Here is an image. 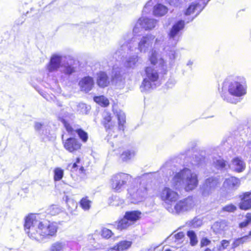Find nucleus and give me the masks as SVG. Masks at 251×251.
Returning <instances> with one entry per match:
<instances>
[{
  "mask_svg": "<svg viewBox=\"0 0 251 251\" xmlns=\"http://www.w3.org/2000/svg\"><path fill=\"white\" fill-rule=\"evenodd\" d=\"M43 125L40 123H36L35 124V129L36 130H39L42 127Z\"/></svg>",
  "mask_w": 251,
  "mask_h": 251,
  "instance_id": "57",
  "label": "nucleus"
},
{
  "mask_svg": "<svg viewBox=\"0 0 251 251\" xmlns=\"http://www.w3.org/2000/svg\"><path fill=\"white\" fill-rule=\"evenodd\" d=\"M191 144V148L192 149L194 148L196 146V143L195 142H192L190 143Z\"/></svg>",
  "mask_w": 251,
  "mask_h": 251,
  "instance_id": "61",
  "label": "nucleus"
},
{
  "mask_svg": "<svg viewBox=\"0 0 251 251\" xmlns=\"http://www.w3.org/2000/svg\"><path fill=\"white\" fill-rule=\"evenodd\" d=\"M142 60L137 54L130 55L126 58L125 66L127 68L135 69L142 63Z\"/></svg>",
  "mask_w": 251,
  "mask_h": 251,
  "instance_id": "22",
  "label": "nucleus"
},
{
  "mask_svg": "<svg viewBox=\"0 0 251 251\" xmlns=\"http://www.w3.org/2000/svg\"><path fill=\"white\" fill-rule=\"evenodd\" d=\"M81 144L79 141L73 137L68 138L64 143L65 149L70 152H74L81 147Z\"/></svg>",
  "mask_w": 251,
  "mask_h": 251,
  "instance_id": "20",
  "label": "nucleus"
},
{
  "mask_svg": "<svg viewBox=\"0 0 251 251\" xmlns=\"http://www.w3.org/2000/svg\"><path fill=\"white\" fill-rule=\"evenodd\" d=\"M112 234V231L106 228H104L101 230V236L105 238H109Z\"/></svg>",
  "mask_w": 251,
  "mask_h": 251,
  "instance_id": "49",
  "label": "nucleus"
},
{
  "mask_svg": "<svg viewBox=\"0 0 251 251\" xmlns=\"http://www.w3.org/2000/svg\"><path fill=\"white\" fill-rule=\"evenodd\" d=\"M117 197L116 196H112L111 197L109 198V201H110V204L112 205H116V204L115 203H112V201H111V200L114 201L117 199Z\"/></svg>",
  "mask_w": 251,
  "mask_h": 251,
  "instance_id": "58",
  "label": "nucleus"
},
{
  "mask_svg": "<svg viewBox=\"0 0 251 251\" xmlns=\"http://www.w3.org/2000/svg\"><path fill=\"white\" fill-rule=\"evenodd\" d=\"M163 38L162 37L155 38L153 47L151 49L148 54V60L154 66L158 64L161 73L165 74L167 71V65L166 61L162 58H158V51L157 50L161 46L163 43Z\"/></svg>",
  "mask_w": 251,
  "mask_h": 251,
  "instance_id": "5",
  "label": "nucleus"
},
{
  "mask_svg": "<svg viewBox=\"0 0 251 251\" xmlns=\"http://www.w3.org/2000/svg\"><path fill=\"white\" fill-rule=\"evenodd\" d=\"M154 0H150L147 2L144 6V10H149L153 4Z\"/></svg>",
  "mask_w": 251,
  "mask_h": 251,
  "instance_id": "55",
  "label": "nucleus"
},
{
  "mask_svg": "<svg viewBox=\"0 0 251 251\" xmlns=\"http://www.w3.org/2000/svg\"><path fill=\"white\" fill-rule=\"evenodd\" d=\"M62 57L61 56L53 54L51 57L50 62L47 65V70L50 73L56 71L61 68Z\"/></svg>",
  "mask_w": 251,
  "mask_h": 251,
  "instance_id": "17",
  "label": "nucleus"
},
{
  "mask_svg": "<svg viewBox=\"0 0 251 251\" xmlns=\"http://www.w3.org/2000/svg\"><path fill=\"white\" fill-rule=\"evenodd\" d=\"M132 34H133L131 33ZM133 36V35H132ZM134 37V36H133ZM134 38V37H133ZM155 36L151 34H148L145 36H142L138 43L137 48H136V49H137L141 53H146L148 51L149 49L152 47V44L155 42ZM134 41V39L132 41V43ZM133 46H134L132 45ZM134 48V47H133Z\"/></svg>",
  "mask_w": 251,
  "mask_h": 251,
  "instance_id": "14",
  "label": "nucleus"
},
{
  "mask_svg": "<svg viewBox=\"0 0 251 251\" xmlns=\"http://www.w3.org/2000/svg\"><path fill=\"white\" fill-rule=\"evenodd\" d=\"M193 64V62L191 60L188 61V62L187 63V65L189 66H192Z\"/></svg>",
  "mask_w": 251,
  "mask_h": 251,
  "instance_id": "62",
  "label": "nucleus"
},
{
  "mask_svg": "<svg viewBox=\"0 0 251 251\" xmlns=\"http://www.w3.org/2000/svg\"><path fill=\"white\" fill-rule=\"evenodd\" d=\"M161 200L166 203L175 202L178 198V194L169 187H165L161 192Z\"/></svg>",
  "mask_w": 251,
  "mask_h": 251,
  "instance_id": "15",
  "label": "nucleus"
},
{
  "mask_svg": "<svg viewBox=\"0 0 251 251\" xmlns=\"http://www.w3.org/2000/svg\"><path fill=\"white\" fill-rule=\"evenodd\" d=\"M226 226L225 221L217 222L214 223L213 226L215 228L219 230H223Z\"/></svg>",
  "mask_w": 251,
  "mask_h": 251,
  "instance_id": "47",
  "label": "nucleus"
},
{
  "mask_svg": "<svg viewBox=\"0 0 251 251\" xmlns=\"http://www.w3.org/2000/svg\"><path fill=\"white\" fill-rule=\"evenodd\" d=\"M131 225H132L130 222L129 221L127 218L126 217V216L124 215V218L118 222L117 225V229L122 230L127 228Z\"/></svg>",
  "mask_w": 251,
  "mask_h": 251,
  "instance_id": "35",
  "label": "nucleus"
},
{
  "mask_svg": "<svg viewBox=\"0 0 251 251\" xmlns=\"http://www.w3.org/2000/svg\"><path fill=\"white\" fill-rule=\"evenodd\" d=\"M67 247L68 242L67 241H57L51 245L50 251H64Z\"/></svg>",
  "mask_w": 251,
  "mask_h": 251,
  "instance_id": "33",
  "label": "nucleus"
},
{
  "mask_svg": "<svg viewBox=\"0 0 251 251\" xmlns=\"http://www.w3.org/2000/svg\"><path fill=\"white\" fill-rule=\"evenodd\" d=\"M131 179L132 176L130 175L123 173H120L113 176L111 179L112 189L116 192H122Z\"/></svg>",
  "mask_w": 251,
  "mask_h": 251,
  "instance_id": "8",
  "label": "nucleus"
},
{
  "mask_svg": "<svg viewBox=\"0 0 251 251\" xmlns=\"http://www.w3.org/2000/svg\"><path fill=\"white\" fill-rule=\"evenodd\" d=\"M221 97L228 102L236 103V100L232 96L240 97L247 93L246 79L241 76L230 75L223 81L221 88H219Z\"/></svg>",
  "mask_w": 251,
  "mask_h": 251,
  "instance_id": "3",
  "label": "nucleus"
},
{
  "mask_svg": "<svg viewBox=\"0 0 251 251\" xmlns=\"http://www.w3.org/2000/svg\"><path fill=\"white\" fill-rule=\"evenodd\" d=\"M175 47L166 46L164 48L163 50L167 58L168 59L169 65L174 66L176 58L178 57L179 52L177 50H175Z\"/></svg>",
  "mask_w": 251,
  "mask_h": 251,
  "instance_id": "16",
  "label": "nucleus"
},
{
  "mask_svg": "<svg viewBox=\"0 0 251 251\" xmlns=\"http://www.w3.org/2000/svg\"><path fill=\"white\" fill-rule=\"evenodd\" d=\"M90 107L83 103H80L77 105V111L82 114H87L90 110Z\"/></svg>",
  "mask_w": 251,
  "mask_h": 251,
  "instance_id": "44",
  "label": "nucleus"
},
{
  "mask_svg": "<svg viewBox=\"0 0 251 251\" xmlns=\"http://www.w3.org/2000/svg\"><path fill=\"white\" fill-rule=\"evenodd\" d=\"M131 244V241H122L107 251H126L130 247Z\"/></svg>",
  "mask_w": 251,
  "mask_h": 251,
  "instance_id": "28",
  "label": "nucleus"
},
{
  "mask_svg": "<svg viewBox=\"0 0 251 251\" xmlns=\"http://www.w3.org/2000/svg\"><path fill=\"white\" fill-rule=\"evenodd\" d=\"M94 101L100 105L106 107L109 105L108 100L103 96H96L94 98Z\"/></svg>",
  "mask_w": 251,
  "mask_h": 251,
  "instance_id": "37",
  "label": "nucleus"
},
{
  "mask_svg": "<svg viewBox=\"0 0 251 251\" xmlns=\"http://www.w3.org/2000/svg\"><path fill=\"white\" fill-rule=\"evenodd\" d=\"M201 224V221L197 218H194L191 222H190V225L193 227H196L200 226Z\"/></svg>",
  "mask_w": 251,
  "mask_h": 251,
  "instance_id": "53",
  "label": "nucleus"
},
{
  "mask_svg": "<svg viewBox=\"0 0 251 251\" xmlns=\"http://www.w3.org/2000/svg\"><path fill=\"white\" fill-rule=\"evenodd\" d=\"M207 159L203 155V152H201V153L195 154L191 160L190 164L191 166L195 168H202L206 163Z\"/></svg>",
  "mask_w": 251,
  "mask_h": 251,
  "instance_id": "23",
  "label": "nucleus"
},
{
  "mask_svg": "<svg viewBox=\"0 0 251 251\" xmlns=\"http://www.w3.org/2000/svg\"><path fill=\"white\" fill-rule=\"evenodd\" d=\"M76 69L74 60L70 59L62 63L60 72L65 75L69 76L75 73Z\"/></svg>",
  "mask_w": 251,
  "mask_h": 251,
  "instance_id": "18",
  "label": "nucleus"
},
{
  "mask_svg": "<svg viewBox=\"0 0 251 251\" xmlns=\"http://www.w3.org/2000/svg\"><path fill=\"white\" fill-rule=\"evenodd\" d=\"M134 38L131 32H127L123 36L122 39L120 41L121 46L115 53L116 55L122 56L121 58L124 56V54L126 52L127 54L130 52L136 50V48H133L132 46V41Z\"/></svg>",
  "mask_w": 251,
  "mask_h": 251,
  "instance_id": "10",
  "label": "nucleus"
},
{
  "mask_svg": "<svg viewBox=\"0 0 251 251\" xmlns=\"http://www.w3.org/2000/svg\"><path fill=\"white\" fill-rule=\"evenodd\" d=\"M44 219L45 215L41 214H31L25 217V230L29 238L42 242L45 238L56 235L58 228L57 224Z\"/></svg>",
  "mask_w": 251,
  "mask_h": 251,
  "instance_id": "2",
  "label": "nucleus"
},
{
  "mask_svg": "<svg viewBox=\"0 0 251 251\" xmlns=\"http://www.w3.org/2000/svg\"><path fill=\"white\" fill-rule=\"evenodd\" d=\"M97 84L100 87H105L109 84V80L107 74L103 72H100L97 75Z\"/></svg>",
  "mask_w": 251,
  "mask_h": 251,
  "instance_id": "29",
  "label": "nucleus"
},
{
  "mask_svg": "<svg viewBox=\"0 0 251 251\" xmlns=\"http://www.w3.org/2000/svg\"><path fill=\"white\" fill-rule=\"evenodd\" d=\"M204 251H214V249L212 250L210 249L209 248H207L206 249H205Z\"/></svg>",
  "mask_w": 251,
  "mask_h": 251,
  "instance_id": "64",
  "label": "nucleus"
},
{
  "mask_svg": "<svg viewBox=\"0 0 251 251\" xmlns=\"http://www.w3.org/2000/svg\"><path fill=\"white\" fill-rule=\"evenodd\" d=\"M237 209L236 207L232 204H228L222 208V210L223 211H226L228 212H233Z\"/></svg>",
  "mask_w": 251,
  "mask_h": 251,
  "instance_id": "48",
  "label": "nucleus"
},
{
  "mask_svg": "<svg viewBox=\"0 0 251 251\" xmlns=\"http://www.w3.org/2000/svg\"><path fill=\"white\" fill-rule=\"evenodd\" d=\"M178 158L167 161L160 168L162 176L168 177L174 175L171 183L176 189L184 187L186 191H192L198 185V175L186 167L181 168V165L177 164Z\"/></svg>",
  "mask_w": 251,
  "mask_h": 251,
  "instance_id": "1",
  "label": "nucleus"
},
{
  "mask_svg": "<svg viewBox=\"0 0 251 251\" xmlns=\"http://www.w3.org/2000/svg\"><path fill=\"white\" fill-rule=\"evenodd\" d=\"M220 179L216 177H210L206 179L201 187L203 196L207 197L212 194L217 188L220 187Z\"/></svg>",
  "mask_w": 251,
  "mask_h": 251,
  "instance_id": "13",
  "label": "nucleus"
},
{
  "mask_svg": "<svg viewBox=\"0 0 251 251\" xmlns=\"http://www.w3.org/2000/svg\"><path fill=\"white\" fill-rule=\"evenodd\" d=\"M169 2L171 5H176L177 2V0H169Z\"/></svg>",
  "mask_w": 251,
  "mask_h": 251,
  "instance_id": "59",
  "label": "nucleus"
},
{
  "mask_svg": "<svg viewBox=\"0 0 251 251\" xmlns=\"http://www.w3.org/2000/svg\"><path fill=\"white\" fill-rule=\"evenodd\" d=\"M247 146L251 150V140L248 143Z\"/></svg>",
  "mask_w": 251,
  "mask_h": 251,
  "instance_id": "63",
  "label": "nucleus"
},
{
  "mask_svg": "<svg viewBox=\"0 0 251 251\" xmlns=\"http://www.w3.org/2000/svg\"><path fill=\"white\" fill-rule=\"evenodd\" d=\"M240 179L233 176L226 178L224 182V187L228 190H235L240 186Z\"/></svg>",
  "mask_w": 251,
  "mask_h": 251,
  "instance_id": "24",
  "label": "nucleus"
},
{
  "mask_svg": "<svg viewBox=\"0 0 251 251\" xmlns=\"http://www.w3.org/2000/svg\"><path fill=\"white\" fill-rule=\"evenodd\" d=\"M213 164L218 169L226 170L229 167L227 162L224 160L220 156L213 159Z\"/></svg>",
  "mask_w": 251,
  "mask_h": 251,
  "instance_id": "34",
  "label": "nucleus"
},
{
  "mask_svg": "<svg viewBox=\"0 0 251 251\" xmlns=\"http://www.w3.org/2000/svg\"><path fill=\"white\" fill-rule=\"evenodd\" d=\"M248 239V236H244L240 238H236L234 240L232 244V248L234 249L246 242Z\"/></svg>",
  "mask_w": 251,
  "mask_h": 251,
  "instance_id": "40",
  "label": "nucleus"
},
{
  "mask_svg": "<svg viewBox=\"0 0 251 251\" xmlns=\"http://www.w3.org/2000/svg\"><path fill=\"white\" fill-rule=\"evenodd\" d=\"M239 208L244 210L251 208V192H245L243 194L239 203Z\"/></svg>",
  "mask_w": 251,
  "mask_h": 251,
  "instance_id": "25",
  "label": "nucleus"
},
{
  "mask_svg": "<svg viewBox=\"0 0 251 251\" xmlns=\"http://www.w3.org/2000/svg\"><path fill=\"white\" fill-rule=\"evenodd\" d=\"M158 70L154 66L145 67L144 73L142 74L143 77L140 86L142 92H148L156 88L160 84Z\"/></svg>",
  "mask_w": 251,
  "mask_h": 251,
  "instance_id": "4",
  "label": "nucleus"
},
{
  "mask_svg": "<svg viewBox=\"0 0 251 251\" xmlns=\"http://www.w3.org/2000/svg\"><path fill=\"white\" fill-rule=\"evenodd\" d=\"M194 204L193 198L188 197L177 201L173 207L168 205L166 208L170 213L180 215L191 210Z\"/></svg>",
  "mask_w": 251,
  "mask_h": 251,
  "instance_id": "7",
  "label": "nucleus"
},
{
  "mask_svg": "<svg viewBox=\"0 0 251 251\" xmlns=\"http://www.w3.org/2000/svg\"><path fill=\"white\" fill-rule=\"evenodd\" d=\"M111 118L110 115L107 114V115H106L104 117L103 120L102 121L103 124L104 125L105 128L107 130V129L109 130V131H108L109 134L110 133V131L111 130V129L110 127V125H109V123L111 122Z\"/></svg>",
  "mask_w": 251,
  "mask_h": 251,
  "instance_id": "45",
  "label": "nucleus"
},
{
  "mask_svg": "<svg viewBox=\"0 0 251 251\" xmlns=\"http://www.w3.org/2000/svg\"><path fill=\"white\" fill-rule=\"evenodd\" d=\"M229 244V241L226 240H223L221 242V244L219 246L218 250L219 251H223L227 247Z\"/></svg>",
  "mask_w": 251,
  "mask_h": 251,
  "instance_id": "51",
  "label": "nucleus"
},
{
  "mask_svg": "<svg viewBox=\"0 0 251 251\" xmlns=\"http://www.w3.org/2000/svg\"><path fill=\"white\" fill-rule=\"evenodd\" d=\"M62 209L57 205H52L47 209V213L51 216L58 214L62 211Z\"/></svg>",
  "mask_w": 251,
  "mask_h": 251,
  "instance_id": "39",
  "label": "nucleus"
},
{
  "mask_svg": "<svg viewBox=\"0 0 251 251\" xmlns=\"http://www.w3.org/2000/svg\"><path fill=\"white\" fill-rule=\"evenodd\" d=\"M64 200L66 201L69 211L71 213L73 212V211L76 208L77 203L74 202L72 200H70L68 196H66L64 198Z\"/></svg>",
  "mask_w": 251,
  "mask_h": 251,
  "instance_id": "42",
  "label": "nucleus"
},
{
  "mask_svg": "<svg viewBox=\"0 0 251 251\" xmlns=\"http://www.w3.org/2000/svg\"><path fill=\"white\" fill-rule=\"evenodd\" d=\"M67 117L73 119L75 116L73 114H70L68 112H65L63 115V113H60L58 119L62 123L69 134L71 135H75V133H77L81 141L83 142H86L88 138L87 133L80 128H76L75 126L72 127L68 122L66 119Z\"/></svg>",
  "mask_w": 251,
  "mask_h": 251,
  "instance_id": "6",
  "label": "nucleus"
},
{
  "mask_svg": "<svg viewBox=\"0 0 251 251\" xmlns=\"http://www.w3.org/2000/svg\"><path fill=\"white\" fill-rule=\"evenodd\" d=\"M184 234L183 232H179L175 234L172 236V238H175L176 242H180V241L183 238Z\"/></svg>",
  "mask_w": 251,
  "mask_h": 251,
  "instance_id": "50",
  "label": "nucleus"
},
{
  "mask_svg": "<svg viewBox=\"0 0 251 251\" xmlns=\"http://www.w3.org/2000/svg\"><path fill=\"white\" fill-rule=\"evenodd\" d=\"M187 236L190 239V244L194 246L198 243V239L196 233L193 230H189L187 232Z\"/></svg>",
  "mask_w": 251,
  "mask_h": 251,
  "instance_id": "38",
  "label": "nucleus"
},
{
  "mask_svg": "<svg viewBox=\"0 0 251 251\" xmlns=\"http://www.w3.org/2000/svg\"><path fill=\"white\" fill-rule=\"evenodd\" d=\"M25 16L22 15L19 18H18L14 22V25H22L25 21Z\"/></svg>",
  "mask_w": 251,
  "mask_h": 251,
  "instance_id": "54",
  "label": "nucleus"
},
{
  "mask_svg": "<svg viewBox=\"0 0 251 251\" xmlns=\"http://www.w3.org/2000/svg\"><path fill=\"white\" fill-rule=\"evenodd\" d=\"M85 172V169H84L83 167H81L79 169V173H80V174H84Z\"/></svg>",
  "mask_w": 251,
  "mask_h": 251,
  "instance_id": "60",
  "label": "nucleus"
},
{
  "mask_svg": "<svg viewBox=\"0 0 251 251\" xmlns=\"http://www.w3.org/2000/svg\"><path fill=\"white\" fill-rule=\"evenodd\" d=\"M185 21L179 20L176 22L171 28L168 34L169 40L172 42V46L175 47L180 40L181 36V31L184 28Z\"/></svg>",
  "mask_w": 251,
  "mask_h": 251,
  "instance_id": "12",
  "label": "nucleus"
},
{
  "mask_svg": "<svg viewBox=\"0 0 251 251\" xmlns=\"http://www.w3.org/2000/svg\"><path fill=\"white\" fill-rule=\"evenodd\" d=\"M251 223V214L248 213L246 216V219L239 224L240 228H244L248 226Z\"/></svg>",
  "mask_w": 251,
  "mask_h": 251,
  "instance_id": "46",
  "label": "nucleus"
},
{
  "mask_svg": "<svg viewBox=\"0 0 251 251\" xmlns=\"http://www.w3.org/2000/svg\"><path fill=\"white\" fill-rule=\"evenodd\" d=\"M198 2L194 3L193 2L189 5L185 12V15L188 16L193 13L195 10H199L197 13V16L202 11V10L207 5V2H205V0H199Z\"/></svg>",
  "mask_w": 251,
  "mask_h": 251,
  "instance_id": "19",
  "label": "nucleus"
},
{
  "mask_svg": "<svg viewBox=\"0 0 251 251\" xmlns=\"http://www.w3.org/2000/svg\"><path fill=\"white\" fill-rule=\"evenodd\" d=\"M135 155V151L133 150H127L121 154V158L124 161H127L132 159Z\"/></svg>",
  "mask_w": 251,
  "mask_h": 251,
  "instance_id": "36",
  "label": "nucleus"
},
{
  "mask_svg": "<svg viewBox=\"0 0 251 251\" xmlns=\"http://www.w3.org/2000/svg\"><path fill=\"white\" fill-rule=\"evenodd\" d=\"M114 113L116 115L118 120V129L124 130V124L126 123V115L125 113L120 109H114Z\"/></svg>",
  "mask_w": 251,
  "mask_h": 251,
  "instance_id": "30",
  "label": "nucleus"
},
{
  "mask_svg": "<svg viewBox=\"0 0 251 251\" xmlns=\"http://www.w3.org/2000/svg\"><path fill=\"white\" fill-rule=\"evenodd\" d=\"M141 215V213L139 211H127L125 214L126 217L130 222L131 225L140 218Z\"/></svg>",
  "mask_w": 251,
  "mask_h": 251,
  "instance_id": "32",
  "label": "nucleus"
},
{
  "mask_svg": "<svg viewBox=\"0 0 251 251\" xmlns=\"http://www.w3.org/2000/svg\"><path fill=\"white\" fill-rule=\"evenodd\" d=\"M157 23V21L154 19L145 17L139 18L133 29L134 36L140 33L143 29L146 30L153 29L155 27Z\"/></svg>",
  "mask_w": 251,
  "mask_h": 251,
  "instance_id": "11",
  "label": "nucleus"
},
{
  "mask_svg": "<svg viewBox=\"0 0 251 251\" xmlns=\"http://www.w3.org/2000/svg\"><path fill=\"white\" fill-rule=\"evenodd\" d=\"M78 84L82 91L88 93L93 87L94 81L93 77L91 76H85L80 80Z\"/></svg>",
  "mask_w": 251,
  "mask_h": 251,
  "instance_id": "21",
  "label": "nucleus"
},
{
  "mask_svg": "<svg viewBox=\"0 0 251 251\" xmlns=\"http://www.w3.org/2000/svg\"><path fill=\"white\" fill-rule=\"evenodd\" d=\"M91 201L88 200V197L83 198L80 201V205L84 210H88L90 208Z\"/></svg>",
  "mask_w": 251,
  "mask_h": 251,
  "instance_id": "43",
  "label": "nucleus"
},
{
  "mask_svg": "<svg viewBox=\"0 0 251 251\" xmlns=\"http://www.w3.org/2000/svg\"><path fill=\"white\" fill-rule=\"evenodd\" d=\"M210 241L207 238H202L201 241V247L206 246L209 244Z\"/></svg>",
  "mask_w": 251,
  "mask_h": 251,
  "instance_id": "56",
  "label": "nucleus"
},
{
  "mask_svg": "<svg viewBox=\"0 0 251 251\" xmlns=\"http://www.w3.org/2000/svg\"><path fill=\"white\" fill-rule=\"evenodd\" d=\"M168 11V8L163 4L158 3L153 7V14L156 17L164 16Z\"/></svg>",
  "mask_w": 251,
  "mask_h": 251,
  "instance_id": "31",
  "label": "nucleus"
},
{
  "mask_svg": "<svg viewBox=\"0 0 251 251\" xmlns=\"http://www.w3.org/2000/svg\"><path fill=\"white\" fill-rule=\"evenodd\" d=\"M53 173V179L54 181H59L62 178L64 175V171L63 169L58 167L54 169Z\"/></svg>",
  "mask_w": 251,
  "mask_h": 251,
  "instance_id": "41",
  "label": "nucleus"
},
{
  "mask_svg": "<svg viewBox=\"0 0 251 251\" xmlns=\"http://www.w3.org/2000/svg\"><path fill=\"white\" fill-rule=\"evenodd\" d=\"M245 163L243 160L239 157H235L232 159L229 167L234 171L239 173L245 170Z\"/></svg>",
  "mask_w": 251,
  "mask_h": 251,
  "instance_id": "26",
  "label": "nucleus"
},
{
  "mask_svg": "<svg viewBox=\"0 0 251 251\" xmlns=\"http://www.w3.org/2000/svg\"><path fill=\"white\" fill-rule=\"evenodd\" d=\"M123 79L120 69L114 68L111 75L112 83L115 85H120L123 82Z\"/></svg>",
  "mask_w": 251,
  "mask_h": 251,
  "instance_id": "27",
  "label": "nucleus"
},
{
  "mask_svg": "<svg viewBox=\"0 0 251 251\" xmlns=\"http://www.w3.org/2000/svg\"><path fill=\"white\" fill-rule=\"evenodd\" d=\"M127 191L128 199L131 203H133L142 201L147 194V189L146 186L141 183H140L139 186H131Z\"/></svg>",
  "mask_w": 251,
  "mask_h": 251,
  "instance_id": "9",
  "label": "nucleus"
},
{
  "mask_svg": "<svg viewBox=\"0 0 251 251\" xmlns=\"http://www.w3.org/2000/svg\"><path fill=\"white\" fill-rule=\"evenodd\" d=\"M80 158L77 157L75 163H74L72 165L70 164L68 165V168H70L71 171L74 172L75 171L77 170V169H78L77 163H79L80 162Z\"/></svg>",
  "mask_w": 251,
  "mask_h": 251,
  "instance_id": "52",
  "label": "nucleus"
}]
</instances>
